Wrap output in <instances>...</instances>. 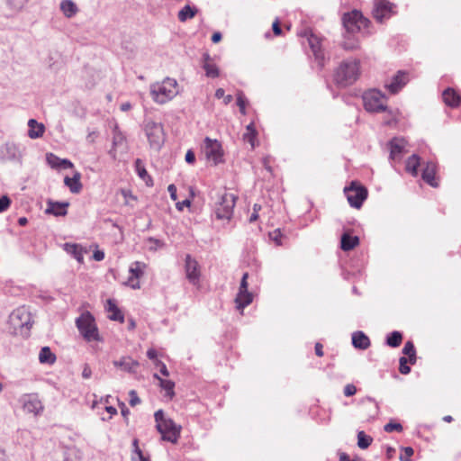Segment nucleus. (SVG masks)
I'll return each mask as SVG.
<instances>
[{
  "mask_svg": "<svg viewBox=\"0 0 461 461\" xmlns=\"http://www.w3.org/2000/svg\"><path fill=\"white\" fill-rule=\"evenodd\" d=\"M149 88L152 100L158 104L167 103L179 93L177 81L171 77L153 83Z\"/></svg>",
  "mask_w": 461,
  "mask_h": 461,
  "instance_id": "f257e3e1",
  "label": "nucleus"
},
{
  "mask_svg": "<svg viewBox=\"0 0 461 461\" xmlns=\"http://www.w3.org/2000/svg\"><path fill=\"white\" fill-rule=\"evenodd\" d=\"M359 67L358 59H350L343 61L335 70V83L342 87L354 84L359 77Z\"/></svg>",
  "mask_w": 461,
  "mask_h": 461,
  "instance_id": "f03ea898",
  "label": "nucleus"
},
{
  "mask_svg": "<svg viewBox=\"0 0 461 461\" xmlns=\"http://www.w3.org/2000/svg\"><path fill=\"white\" fill-rule=\"evenodd\" d=\"M156 428L161 434L162 439L176 443L180 437L181 427L177 426L172 419L166 418L162 410H158L154 414Z\"/></svg>",
  "mask_w": 461,
  "mask_h": 461,
  "instance_id": "7ed1b4c3",
  "label": "nucleus"
},
{
  "mask_svg": "<svg viewBox=\"0 0 461 461\" xmlns=\"http://www.w3.org/2000/svg\"><path fill=\"white\" fill-rule=\"evenodd\" d=\"M237 196L227 191L217 194V201L214 203V213L218 220L230 221L233 214Z\"/></svg>",
  "mask_w": 461,
  "mask_h": 461,
  "instance_id": "20e7f679",
  "label": "nucleus"
},
{
  "mask_svg": "<svg viewBox=\"0 0 461 461\" xmlns=\"http://www.w3.org/2000/svg\"><path fill=\"white\" fill-rule=\"evenodd\" d=\"M76 325L79 333L86 341L101 340L95 318L89 312H83L76 320Z\"/></svg>",
  "mask_w": 461,
  "mask_h": 461,
  "instance_id": "39448f33",
  "label": "nucleus"
},
{
  "mask_svg": "<svg viewBox=\"0 0 461 461\" xmlns=\"http://www.w3.org/2000/svg\"><path fill=\"white\" fill-rule=\"evenodd\" d=\"M362 98L364 107L369 113H382L387 110V97L380 90H367Z\"/></svg>",
  "mask_w": 461,
  "mask_h": 461,
  "instance_id": "423d86ee",
  "label": "nucleus"
},
{
  "mask_svg": "<svg viewBox=\"0 0 461 461\" xmlns=\"http://www.w3.org/2000/svg\"><path fill=\"white\" fill-rule=\"evenodd\" d=\"M344 194L349 205L359 209L364 201L367 198V189L357 181H352L348 186L344 188Z\"/></svg>",
  "mask_w": 461,
  "mask_h": 461,
  "instance_id": "0eeeda50",
  "label": "nucleus"
},
{
  "mask_svg": "<svg viewBox=\"0 0 461 461\" xmlns=\"http://www.w3.org/2000/svg\"><path fill=\"white\" fill-rule=\"evenodd\" d=\"M144 131L148 138L149 146L155 150H159L165 142V133L163 126L153 121H146Z\"/></svg>",
  "mask_w": 461,
  "mask_h": 461,
  "instance_id": "6e6552de",
  "label": "nucleus"
},
{
  "mask_svg": "<svg viewBox=\"0 0 461 461\" xmlns=\"http://www.w3.org/2000/svg\"><path fill=\"white\" fill-rule=\"evenodd\" d=\"M342 21L346 31L351 34L361 32L363 29H366L369 23V21L357 10L345 14Z\"/></svg>",
  "mask_w": 461,
  "mask_h": 461,
  "instance_id": "1a4fd4ad",
  "label": "nucleus"
},
{
  "mask_svg": "<svg viewBox=\"0 0 461 461\" xmlns=\"http://www.w3.org/2000/svg\"><path fill=\"white\" fill-rule=\"evenodd\" d=\"M203 151L206 158L209 161H212L214 165L222 161L223 149L219 140L206 137L203 140Z\"/></svg>",
  "mask_w": 461,
  "mask_h": 461,
  "instance_id": "9d476101",
  "label": "nucleus"
},
{
  "mask_svg": "<svg viewBox=\"0 0 461 461\" xmlns=\"http://www.w3.org/2000/svg\"><path fill=\"white\" fill-rule=\"evenodd\" d=\"M10 321L15 329L26 328L30 330L33 323V319L29 309L22 306L14 310L10 315Z\"/></svg>",
  "mask_w": 461,
  "mask_h": 461,
  "instance_id": "9b49d317",
  "label": "nucleus"
},
{
  "mask_svg": "<svg viewBox=\"0 0 461 461\" xmlns=\"http://www.w3.org/2000/svg\"><path fill=\"white\" fill-rule=\"evenodd\" d=\"M23 153L20 147L14 142H6L0 146V161L20 163Z\"/></svg>",
  "mask_w": 461,
  "mask_h": 461,
  "instance_id": "f8f14e48",
  "label": "nucleus"
},
{
  "mask_svg": "<svg viewBox=\"0 0 461 461\" xmlns=\"http://www.w3.org/2000/svg\"><path fill=\"white\" fill-rule=\"evenodd\" d=\"M248 277L249 274L244 273L240 281V285L239 288V292L235 298V303L237 305V309L239 311H243L245 307L249 305L253 301V294L248 290Z\"/></svg>",
  "mask_w": 461,
  "mask_h": 461,
  "instance_id": "ddd939ff",
  "label": "nucleus"
},
{
  "mask_svg": "<svg viewBox=\"0 0 461 461\" xmlns=\"http://www.w3.org/2000/svg\"><path fill=\"white\" fill-rule=\"evenodd\" d=\"M185 271L187 280L194 286H199L201 270L200 265L196 259L193 258L189 254L185 256Z\"/></svg>",
  "mask_w": 461,
  "mask_h": 461,
  "instance_id": "4468645a",
  "label": "nucleus"
},
{
  "mask_svg": "<svg viewBox=\"0 0 461 461\" xmlns=\"http://www.w3.org/2000/svg\"><path fill=\"white\" fill-rule=\"evenodd\" d=\"M394 7L393 4L386 0H375L373 16L377 22L383 23L394 14Z\"/></svg>",
  "mask_w": 461,
  "mask_h": 461,
  "instance_id": "2eb2a0df",
  "label": "nucleus"
},
{
  "mask_svg": "<svg viewBox=\"0 0 461 461\" xmlns=\"http://www.w3.org/2000/svg\"><path fill=\"white\" fill-rule=\"evenodd\" d=\"M20 402L24 411L38 415L42 410L43 406L37 394L28 393L23 394L20 398Z\"/></svg>",
  "mask_w": 461,
  "mask_h": 461,
  "instance_id": "dca6fc26",
  "label": "nucleus"
},
{
  "mask_svg": "<svg viewBox=\"0 0 461 461\" xmlns=\"http://www.w3.org/2000/svg\"><path fill=\"white\" fill-rule=\"evenodd\" d=\"M303 35L307 38L309 46L315 57V59L318 61L319 65L322 67L324 62V53L321 50V39L314 35L311 31H304Z\"/></svg>",
  "mask_w": 461,
  "mask_h": 461,
  "instance_id": "f3484780",
  "label": "nucleus"
},
{
  "mask_svg": "<svg viewBox=\"0 0 461 461\" xmlns=\"http://www.w3.org/2000/svg\"><path fill=\"white\" fill-rule=\"evenodd\" d=\"M409 81V75L405 71L399 70L392 79L385 83V88L391 94H397Z\"/></svg>",
  "mask_w": 461,
  "mask_h": 461,
  "instance_id": "a211bd4d",
  "label": "nucleus"
},
{
  "mask_svg": "<svg viewBox=\"0 0 461 461\" xmlns=\"http://www.w3.org/2000/svg\"><path fill=\"white\" fill-rule=\"evenodd\" d=\"M390 159L399 161L406 153V140L403 138H393L389 141Z\"/></svg>",
  "mask_w": 461,
  "mask_h": 461,
  "instance_id": "6ab92c4d",
  "label": "nucleus"
},
{
  "mask_svg": "<svg viewBox=\"0 0 461 461\" xmlns=\"http://www.w3.org/2000/svg\"><path fill=\"white\" fill-rule=\"evenodd\" d=\"M126 149V139L122 132L119 130L118 126L115 125L113 134V147L109 150V155L113 159H116L117 150Z\"/></svg>",
  "mask_w": 461,
  "mask_h": 461,
  "instance_id": "aec40b11",
  "label": "nucleus"
},
{
  "mask_svg": "<svg viewBox=\"0 0 461 461\" xmlns=\"http://www.w3.org/2000/svg\"><path fill=\"white\" fill-rule=\"evenodd\" d=\"M145 265L141 262L135 261L130 267V273L131 276L129 278L128 283L133 289L140 288V283L138 279L143 275V268Z\"/></svg>",
  "mask_w": 461,
  "mask_h": 461,
  "instance_id": "412c9836",
  "label": "nucleus"
},
{
  "mask_svg": "<svg viewBox=\"0 0 461 461\" xmlns=\"http://www.w3.org/2000/svg\"><path fill=\"white\" fill-rule=\"evenodd\" d=\"M46 160L48 165L51 168L61 169V168H72L74 167L73 163L67 158H60L53 153H48L46 156Z\"/></svg>",
  "mask_w": 461,
  "mask_h": 461,
  "instance_id": "4be33fe9",
  "label": "nucleus"
},
{
  "mask_svg": "<svg viewBox=\"0 0 461 461\" xmlns=\"http://www.w3.org/2000/svg\"><path fill=\"white\" fill-rule=\"evenodd\" d=\"M437 166L434 162L430 161L426 164V167L422 170V179L432 187L438 185L435 176H436Z\"/></svg>",
  "mask_w": 461,
  "mask_h": 461,
  "instance_id": "5701e85b",
  "label": "nucleus"
},
{
  "mask_svg": "<svg viewBox=\"0 0 461 461\" xmlns=\"http://www.w3.org/2000/svg\"><path fill=\"white\" fill-rule=\"evenodd\" d=\"M442 97L446 105L452 108L457 107L461 102V96L459 94L451 87H447L443 91Z\"/></svg>",
  "mask_w": 461,
  "mask_h": 461,
  "instance_id": "b1692460",
  "label": "nucleus"
},
{
  "mask_svg": "<svg viewBox=\"0 0 461 461\" xmlns=\"http://www.w3.org/2000/svg\"><path fill=\"white\" fill-rule=\"evenodd\" d=\"M203 68L208 77L215 78L220 75L218 67L212 62V58L208 53H204L203 55Z\"/></svg>",
  "mask_w": 461,
  "mask_h": 461,
  "instance_id": "393cba45",
  "label": "nucleus"
},
{
  "mask_svg": "<svg viewBox=\"0 0 461 461\" xmlns=\"http://www.w3.org/2000/svg\"><path fill=\"white\" fill-rule=\"evenodd\" d=\"M352 345L354 348L365 350L371 345L369 338L363 331H355L352 334Z\"/></svg>",
  "mask_w": 461,
  "mask_h": 461,
  "instance_id": "a878e982",
  "label": "nucleus"
},
{
  "mask_svg": "<svg viewBox=\"0 0 461 461\" xmlns=\"http://www.w3.org/2000/svg\"><path fill=\"white\" fill-rule=\"evenodd\" d=\"M68 206V203H61V202H51L48 203V207L46 209V212L49 214H53L55 216H65L67 214V207Z\"/></svg>",
  "mask_w": 461,
  "mask_h": 461,
  "instance_id": "bb28decb",
  "label": "nucleus"
},
{
  "mask_svg": "<svg viewBox=\"0 0 461 461\" xmlns=\"http://www.w3.org/2000/svg\"><path fill=\"white\" fill-rule=\"evenodd\" d=\"M81 174L79 172H75L72 177L66 176L64 178L65 185L69 188L70 192L73 194H78L82 189V184L80 182Z\"/></svg>",
  "mask_w": 461,
  "mask_h": 461,
  "instance_id": "cd10ccee",
  "label": "nucleus"
},
{
  "mask_svg": "<svg viewBox=\"0 0 461 461\" xmlns=\"http://www.w3.org/2000/svg\"><path fill=\"white\" fill-rule=\"evenodd\" d=\"M113 365L116 367H119L125 372L134 373L136 367L139 366V362L127 357H122L120 360L114 361Z\"/></svg>",
  "mask_w": 461,
  "mask_h": 461,
  "instance_id": "c85d7f7f",
  "label": "nucleus"
},
{
  "mask_svg": "<svg viewBox=\"0 0 461 461\" xmlns=\"http://www.w3.org/2000/svg\"><path fill=\"white\" fill-rule=\"evenodd\" d=\"M359 243V238L357 236H352L347 232L343 233L340 240V248L344 251H349L353 249Z\"/></svg>",
  "mask_w": 461,
  "mask_h": 461,
  "instance_id": "c756f323",
  "label": "nucleus"
},
{
  "mask_svg": "<svg viewBox=\"0 0 461 461\" xmlns=\"http://www.w3.org/2000/svg\"><path fill=\"white\" fill-rule=\"evenodd\" d=\"M106 309L110 312L109 319L112 321H116L121 323L124 321V316L121 310L117 307L116 303L113 300L108 299Z\"/></svg>",
  "mask_w": 461,
  "mask_h": 461,
  "instance_id": "7c9ffc66",
  "label": "nucleus"
},
{
  "mask_svg": "<svg viewBox=\"0 0 461 461\" xmlns=\"http://www.w3.org/2000/svg\"><path fill=\"white\" fill-rule=\"evenodd\" d=\"M60 10L64 16L69 19L74 17L78 12L77 5L72 0H62L60 2Z\"/></svg>",
  "mask_w": 461,
  "mask_h": 461,
  "instance_id": "2f4dec72",
  "label": "nucleus"
},
{
  "mask_svg": "<svg viewBox=\"0 0 461 461\" xmlns=\"http://www.w3.org/2000/svg\"><path fill=\"white\" fill-rule=\"evenodd\" d=\"M64 249L68 254L73 256L79 263L84 261V252L79 245L66 243L64 245Z\"/></svg>",
  "mask_w": 461,
  "mask_h": 461,
  "instance_id": "473e14b6",
  "label": "nucleus"
},
{
  "mask_svg": "<svg viewBox=\"0 0 461 461\" xmlns=\"http://www.w3.org/2000/svg\"><path fill=\"white\" fill-rule=\"evenodd\" d=\"M41 364L52 365L56 361V356L49 347H43L39 353Z\"/></svg>",
  "mask_w": 461,
  "mask_h": 461,
  "instance_id": "72a5a7b5",
  "label": "nucleus"
},
{
  "mask_svg": "<svg viewBox=\"0 0 461 461\" xmlns=\"http://www.w3.org/2000/svg\"><path fill=\"white\" fill-rule=\"evenodd\" d=\"M28 125L30 127L28 135L31 139H36L42 136L44 132V126L42 124H39L34 119H30Z\"/></svg>",
  "mask_w": 461,
  "mask_h": 461,
  "instance_id": "f704fd0d",
  "label": "nucleus"
},
{
  "mask_svg": "<svg viewBox=\"0 0 461 461\" xmlns=\"http://www.w3.org/2000/svg\"><path fill=\"white\" fill-rule=\"evenodd\" d=\"M154 378L159 381V385L166 392V396L172 399L173 396L175 395V383L171 380L162 379L157 374H154Z\"/></svg>",
  "mask_w": 461,
  "mask_h": 461,
  "instance_id": "c9c22d12",
  "label": "nucleus"
},
{
  "mask_svg": "<svg viewBox=\"0 0 461 461\" xmlns=\"http://www.w3.org/2000/svg\"><path fill=\"white\" fill-rule=\"evenodd\" d=\"M420 159L416 154L411 156L406 161V171L411 173L413 176L418 175V167H420Z\"/></svg>",
  "mask_w": 461,
  "mask_h": 461,
  "instance_id": "e433bc0d",
  "label": "nucleus"
},
{
  "mask_svg": "<svg viewBox=\"0 0 461 461\" xmlns=\"http://www.w3.org/2000/svg\"><path fill=\"white\" fill-rule=\"evenodd\" d=\"M402 341V334L400 331L394 330L386 336L385 343L392 348H397Z\"/></svg>",
  "mask_w": 461,
  "mask_h": 461,
  "instance_id": "4c0bfd02",
  "label": "nucleus"
},
{
  "mask_svg": "<svg viewBox=\"0 0 461 461\" xmlns=\"http://www.w3.org/2000/svg\"><path fill=\"white\" fill-rule=\"evenodd\" d=\"M257 131L255 129L254 123L250 122L246 127V132L243 135V140L247 142H249L252 148L255 147V140L257 137Z\"/></svg>",
  "mask_w": 461,
  "mask_h": 461,
  "instance_id": "58836bf2",
  "label": "nucleus"
},
{
  "mask_svg": "<svg viewBox=\"0 0 461 461\" xmlns=\"http://www.w3.org/2000/svg\"><path fill=\"white\" fill-rule=\"evenodd\" d=\"M81 452L77 447H67L64 450L63 461H81Z\"/></svg>",
  "mask_w": 461,
  "mask_h": 461,
  "instance_id": "ea45409f",
  "label": "nucleus"
},
{
  "mask_svg": "<svg viewBox=\"0 0 461 461\" xmlns=\"http://www.w3.org/2000/svg\"><path fill=\"white\" fill-rule=\"evenodd\" d=\"M134 165H135V169H136V172L138 174V176L144 181H146V183L148 184V181L147 179H149V181H151V178L149 177L146 168H145V166L142 162L141 159L140 158H137L134 162Z\"/></svg>",
  "mask_w": 461,
  "mask_h": 461,
  "instance_id": "a19ab883",
  "label": "nucleus"
},
{
  "mask_svg": "<svg viewBox=\"0 0 461 461\" xmlns=\"http://www.w3.org/2000/svg\"><path fill=\"white\" fill-rule=\"evenodd\" d=\"M196 14V9L192 8L190 5H185L178 13V19L181 22H185L188 19L193 18Z\"/></svg>",
  "mask_w": 461,
  "mask_h": 461,
  "instance_id": "79ce46f5",
  "label": "nucleus"
},
{
  "mask_svg": "<svg viewBox=\"0 0 461 461\" xmlns=\"http://www.w3.org/2000/svg\"><path fill=\"white\" fill-rule=\"evenodd\" d=\"M373 441V438L366 435L364 431H359L357 433V446L361 449L367 448Z\"/></svg>",
  "mask_w": 461,
  "mask_h": 461,
  "instance_id": "37998d69",
  "label": "nucleus"
},
{
  "mask_svg": "<svg viewBox=\"0 0 461 461\" xmlns=\"http://www.w3.org/2000/svg\"><path fill=\"white\" fill-rule=\"evenodd\" d=\"M133 454L131 456L132 461H148V458L143 455L142 451L139 447V441L137 438L133 439Z\"/></svg>",
  "mask_w": 461,
  "mask_h": 461,
  "instance_id": "c03bdc74",
  "label": "nucleus"
},
{
  "mask_svg": "<svg viewBox=\"0 0 461 461\" xmlns=\"http://www.w3.org/2000/svg\"><path fill=\"white\" fill-rule=\"evenodd\" d=\"M29 0H5L7 6L15 12L21 11Z\"/></svg>",
  "mask_w": 461,
  "mask_h": 461,
  "instance_id": "a18cd8bd",
  "label": "nucleus"
},
{
  "mask_svg": "<svg viewBox=\"0 0 461 461\" xmlns=\"http://www.w3.org/2000/svg\"><path fill=\"white\" fill-rule=\"evenodd\" d=\"M384 430L388 433H391L393 431L402 432L403 430V427L399 422L390 421L384 426Z\"/></svg>",
  "mask_w": 461,
  "mask_h": 461,
  "instance_id": "49530a36",
  "label": "nucleus"
},
{
  "mask_svg": "<svg viewBox=\"0 0 461 461\" xmlns=\"http://www.w3.org/2000/svg\"><path fill=\"white\" fill-rule=\"evenodd\" d=\"M246 104H247V99L243 94V92L239 91L237 93V105L240 108V112L242 114L246 113Z\"/></svg>",
  "mask_w": 461,
  "mask_h": 461,
  "instance_id": "de8ad7c7",
  "label": "nucleus"
},
{
  "mask_svg": "<svg viewBox=\"0 0 461 461\" xmlns=\"http://www.w3.org/2000/svg\"><path fill=\"white\" fill-rule=\"evenodd\" d=\"M147 242L150 244V247H149L150 250H156L159 248L164 247V245H165V243L161 240H158V239H156L153 237L148 238Z\"/></svg>",
  "mask_w": 461,
  "mask_h": 461,
  "instance_id": "09e8293b",
  "label": "nucleus"
},
{
  "mask_svg": "<svg viewBox=\"0 0 461 461\" xmlns=\"http://www.w3.org/2000/svg\"><path fill=\"white\" fill-rule=\"evenodd\" d=\"M400 366L399 371L402 375H408L411 372V367L407 365L408 359L405 357H402L399 359Z\"/></svg>",
  "mask_w": 461,
  "mask_h": 461,
  "instance_id": "8fccbe9b",
  "label": "nucleus"
},
{
  "mask_svg": "<svg viewBox=\"0 0 461 461\" xmlns=\"http://www.w3.org/2000/svg\"><path fill=\"white\" fill-rule=\"evenodd\" d=\"M402 450L403 451L404 455L400 456V461H412L411 456L414 453L413 448L411 447H402Z\"/></svg>",
  "mask_w": 461,
  "mask_h": 461,
  "instance_id": "3c124183",
  "label": "nucleus"
},
{
  "mask_svg": "<svg viewBox=\"0 0 461 461\" xmlns=\"http://www.w3.org/2000/svg\"><path fill=\"white\" fill-rule=\"evenodd\" d=\"M342 47L347 50H353L358 48V41L355 39H348L342 43Z\"/></svg>",
  "mask_w": 461,
  "mask_h": 461,
  "instance_id": "603ef678",
  "label": "nucleus"
},
{
  "mask_svg": "<svg viewBox=\"0 0 461 461\" xmlns=\"http://www.w3.org/2000/svg\"><path fill=\"white\" fill-rule=\"evenodd\" d=\"M11 204V200L7 195L0 197V212H5Z\"/></svg>",
  "mask_w": 461,
  "mask_h": 461,
  "instance_id": "864d4df0",
  "label": "nucleus"
},
{
  "mask_svg": "<svg viewBox=\"0 0 461 461\" xmlns=\"http://www.w3.org/2000/svg\"><path fill=\"white\" fill-rule=\"evenodd\" d=\"M416 352L415 347L411 341H407L402 348V353L404 355H414Z\"/></svg>",
  "mask_w": 461,
  "mask_h": 461,
  "instance_id": "5fc2aeb1",
  "label": "nucleus"
},
{
  "mask_svg": "<svg viewBox=\"0 0 461 461\" xmlns=\"http://www.w3.org/2000/svg\"><path fill=\"white\" fill-rule=\"evenodd\" d=\"M344 395L347 397H350L356 394L357 387L353 384H348L345 385L343 390Z\"/></svg>",
  "mask_w": 461,
  "mask_h": 461,
  "instance_id": "6e6d98bb",
  "label": "nucleus"
},
{
  "mask_svg": "<svg viewBox=\"0 0 461 461\" xmlns=\"http://www.w3.org/2000/svg\"><path fill=\"white\" fill-rule=\"evenodd\" d=\"M129 395L131 406H135L140 402V399L139 398L135 390L130 391Z\"/></svg>",
  "mask_w": 461,
  "mask_h": 461,
  "instance_id": "4d7b16f0",
  "label": "nucleus"
},
{
  "mask_svg": "<svg viewBox=\"0 0 461 461\" xmlns=\"http://www.w3.org/2000/svg\"><path fill=\"white\" fill-rule=\"evenodd\" d=\"M158 368H159V372L162 375L164 376H168L169 375V372L167 368V366L160 360H156V364H155Z\"/></svg>",
  "mask_w": 461,
  "mask_h": 461,
  "instance_id": "13d9d810",
  "label": "nucleus"
},
{
  "mask_svg": "<svg viewBox=\"0 0 461 461\" xmlns=\"http://www.w3.org/2000/svg\"><path fill=\"white\" fill-rule=\"evenodd\" d=\"M261 209V206L258 203H255L253 206V212L249 217V222H254L258 218V211Z\"/></svg>",
  "mask_w": 461,
  "mask_h": 461,
  "instance_id": "bf43d9fd",
  "label": "nucleus"
},
{
  "mask_svg": "<svg viewBox=\"0 0 461 461\" xmlns=\"http://www.w3.org/2000/svg\"><path fill=\"white\" fill-rule=\"evenodd\" d=\"M167 191L170 194V198L173 200V201H176L177 199V194H176V187L175 185L171 184L167 186Z\"/></svg>",
  "mask_w": 461,
  "mask_h": 461,
  "instance_id": "052dcab7",
  "label": "nucleus"
},
{
  "mask_svg": "<svg viewBox=\"0 0 461 461\" xmlns=\"http://www.w3.org/2000/svg\"><path fill=\"white\" fill-rule=\"evenodd\" d=\"M281 237V232L279 230H274L272 233H270V238L277 244L281 245V241L279 240Z\"/></svg>",
  "mask_w": 461,
  "mask_h": 461,
  "instance_id": "680f3d73",
  "label": "nucleus"
},
{
  "mask_svg": "<svg viewBox=\"0 0 461 461\" xmlns=\"http://www.w3.org/2000/svg\"><path fill=\"white\" fill-rule=\"evenodd\" d=\"M185 158L188 164H193L195 161V155L194 151L191 149L187 150Z\"/></svg>",
  "mask_w": 461,
  "mask_h": 461,
  "instance_id": "e2e57ef3",
  "label": "nucleus"
},
{
  "mask_svg": "<svg viewBox=\"0 0 461 461\" xmlns=\"http://www.w3.org/2000/svg\"><path fill=\"white\" fill-rule=\"evenodd\" d=\"M93 258L95 261H102L104 258V252L99 249L95 250L93 253Z\"/></svg>",
  "mask_w": 461,
  "mask_h": 461,
  "instance_id": "0e129e2a",
  "label": "nucleus"
},
{
  "mask_svg": "<svg viewBox=\"0 0 461 461\" xmlns=\"http://www.w3.org/2000/svg\"><path fill=\"white\" fill-rule=\"evenodd\" d=\"M272 30L274 32L275 35H281L282 34V29L280 27L278 20L275 21L272 24Z\"/></svg>",
  "mask_w": 461,
  "mask_h": 461,
  "instance_id": "69168bd1",
  "label": "nucleus"
},
{
  "mask_svg": "<svg viewBox=\"0 0 461 461\" xmlns=\"http://www.w3.org/2000/svg\"><path fill=\"white\" fill-rule=\"evenodd\" d=\"M91 375H92V371H91V368L89 367L88 365H85L84 368H83V371H82V376L85 378V379H88L91 377Z\"/></svg>",
  "mask_w": 461,
  "mask_h": 461,
  "instance_id": "338daca9",
  "label": "nucleus"
},
{
  "mask_svg": "<svg viewBox=\"0 0 461 461\" xmlns=\"http://www.w3.org/2000/svg\"><path fill=\"white\" fill-rule=\"evenodd\" d=\"M147 357L151 359V360H154L156 362V360H158L157 358V351L154 349V348H149L148 351H147Z\"/></svg>",
  "mask_w": 461,
  "mask_h": 461,
  "instance_id": "774afa93",
  "label": "nucleus"
}]
</instances>
